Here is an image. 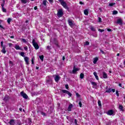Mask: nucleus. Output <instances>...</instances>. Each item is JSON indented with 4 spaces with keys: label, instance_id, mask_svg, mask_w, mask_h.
Wrapping results in <instances>:
<instances>
[{
    "label": "nucleus",
    "instance_id": "obj_1",
    "mask_svg": "<svg viewBox=\"0 0 125 125\" xmlns=\"http://www.w3.org/2000/svg\"><path fill=\"white\" fill-rule=\"evenodd\" d=\"M53 81H52V76H47L46 78V84L47 85H50L52 84Z\"/></svg>",
    "mask_w": 125,
    "mask_h": 125
},
{
    "label": "nucleus",
    "instance_id": "obj_2",
    "mask_svg": "<svg viewBox=\"0 0 125 125\" xmlns=\"http://www.w3.org/2000/svg\"><path fill=\"white\" fill-rule=\"evenodd\" d=\"M61 4L64 8L65 9H69V7L67 6V3L64 1V0H59Z\"/></svg>",
    "mask_w": 125,
    "mask_h": 125
},
{
    "label": "nucleus",
    "instance_id": "obj_3",
    "mask_svg": "<svg viewBox=\"0 0 125 125\" xmlns=\"http://www.w3.org/2000/svg\"><path fill=\"white\" fill-rule=\"evenodd\" d=\"M32 44L33 46L35 47V49H39L40 48V46L37 42H36V40L33 39L32 41Z\"/></svg>",
    "mask_w": 125,
    "mask_h": 125
},
{
    "label": "nucleus",
    "instance_id": "obj_4",
    "mask_svg": "<svg viewBox=\"0 0 125 125\" xmlns=\"http://www.w3.org/2000/svg\"><path fill=\"white\" fill-rule=\"evenodd\" d=\"M106 114L108 116H115L116 113H115V111L113 109H110L106 112Z\"/></svg>",
    "mask_w": 125,
    "mask_h": 125
},
{
    "label": "nucleus",
    "instance_id": "obj_5",
    "mask_svg": "<svg viewBox=\"0 0 125 125\" xmlns=\"http://www.w3.org/2000/svg\"><path fill=\"white\" fill-rule=\"evenodd\" d=\"M21 96H22L24 99H28L29 97L27 95V94L25 93L24 91H21L20 93Z\"/></svg>",
    "mask_w": 125,
    "mask_h": 125
},
{
    "label": "nucleus",
    "instance_id": "obj_6",
    "mask_svg": "<svg viewBox=\"0 0 125 125\" xmlns=\"http://www.w3.org/2000/svg\"><path fill=\"white\" fill-rule=\"evenodd\" d=\"M52 42L54 44H55L57 47H58L59 48L60 47V46H59V44H58V41L56 39V38H54Z\"/></svg>",
    "mask_w": 125,
    "mask_h": 125
},
{
    "label": "nucleus",
    "instance_id": "obj_7",
    "mask_svg": "<svg viewBox=\"0 0 125 125\" xmlns=\"http://www.w3.org/2000/svg\"><path fill=\"white\" fill-rule=\"evenodd\" d=\"M63 14H64L63 10H62V9L59 10L57 13V16L59 18L62 17V16H63Z\"/></svg>",
    "mask_w": 125,
    "mask_h": 125
},
{
    "label": "nucleus",
    "instance_id": "obj_8",
    "mask_svg": "<svg viewBox=\"0 0 125 125\" xmlns=\"http://www.w3.org/2000/svg\"><path fill=\"white\" fill-rule=\"evenodd\" d=\"M62 93H66V94H68V95H69V96L70 97H72V94L71 93H70V92H69V91L67 90H62Z\"/></svg>",
    "mask_w": 125,
    "mask_h": 125
},
{
    "label": "nucleus",
    "instance_id": "obj_9",
    "mask_svg": "<svg viewBox=\"0 0 125 125\" xmlns=\"http://www.w3.org/2000/svg\"><path fill=\"white\" fill-rule=\"evenodd\" d=\"M68 23L70 27H74V21L71 19L68 20Z\"/></svg>",
    "mask_w": 125,
    "mask_h": 125
},
{
    "label": "nucleus",
    "instance_id": "obj_10",
    "mask_svg": "<svg viewBox=\"0 0 125 125\" xmlns=\"http://www.w3.org/2000/svg\"><path fill=\"white\" fill-rule=\"evenodd\" d=\"M24 61L25 63L27 64V65H29V60H30V59L28 57H24Z\"/></svg>",
    "mask_w": 125,
    "mask_h": 125
},
{
    "label": "nucleus",
    "instance_id": "obj_11",
    "mask_svg": "<svg viewBox=\"0 0 125 125\" xmlns=\"http://www.w3.org/2000/svg\"><path fill=\"white\" fill-rule=\"evenodd\" d=\"M60 79H61V77L60 76H59V75H55V81L56 83H58Z\"/></svg>",
    "mask_w": 125,
    "mask_h": 125
},
{
    "label": "nucleus",
    "instance_id": "obj_12",
    "mask_svg": "<svg viewBox=\"0 0 125 125\" xmlns=\"http://www.w3.org/2000/svg\"><path fill=\"white\" fill-rule=\"evenodd\" d=\"M78 71H79V68H76V66L74 65L72 70V73L76 74Z\"/></svg>",
    "mask_w": 125,
    "mask_h": 125
},
{
    "label": "nucleus",
    "instance_id": "obj_13",
    "mask_svg": "<svg viewBox=\"0 0 125 125\" xmlns=\"http://www.w3.org/2000/svg\"><path fill=\"white\" fill-rule=\"evenodd\" d=\"M117 23L119 24V25H122L123 24V20L121 19H118L117 21Z\"/></svg>",
    "mask_w": 125,
    "mask_h": 125
},
{
    "label": "nucleus",
    "instance_id": "obj_14",
    "mask_svg": "<svg viewBox=\"0 0 125 125\" xmlns=\"http://www.w3.org/2000/svg\"><path fill=\"white\" fill-rule=\"evenodd\" d=\"M3 100L5 102L8 101L9 100V96H8L7 95H6L4 97Z\"/></svg>",
    "mask_w": 125,
    "mask_h": 125
},
{
    "label": "nucleus",
    "instance_id": "obj_15",
    "mask_svg": "<svg viewBox=\"0 0 125 125\" xmlns=\"http://www.w3.org/2000/svg\"><path fill=\"white\" fill-rule=\"evenodd\" d=\"M9 124H10V125H14L15 124V120L13 119L10 120Z\"/></svg>",
    "mask_w": 125,
    "mask_h": 125
},
{
    "label": "nucleus",
    "instance_id": "obj_16",
    "mask_svg": "<svg viewBox=\"0 0 125 125\" xmlns=\"http://www.w3.org/2000/svg\"><path fill=\"white\" fill-rule=\"evenodd\" d=\"M72 108H73V105L72 104H70L68 107L67 110L69 112H71V111H72Z\"/></svg>",
    "mask_w": 125,
    "mask_h": 125
},
{
    "label": "nucleus",
    "instance_id": "obj_17",
    "mask_svg": "<svg viewBox=\"0 0 125 125\" xmlns=\"http://www.w3.org/2000/svg\"><path fill=\"white\" fill-rule=\"evenodd\" d=\"M103 77L104 79H107L108 78V76L105 72H103Z\"/></svg>",
    "mask_w": 125,
    "mask_h": 125
},
{
    "label": "nucleus",
    "instance_id": "obj_18",
    "mask_svg": "<svg viewBox=\"0 0 125 125\" xmlns=\"http://www.w3.org/2000/svg\"><path fill=\"white\" fill-rule=\"evenodd\" d=\"M15 48L17 50H22V49H21V47H20V46L18 45H15Z\"/></svg>",
    "mask_w": 125,
    "mask_h": 125
},
{
    "label": "nucleus",
    "instance_id": "obj_19",
    "mask_svg": "<svg viewBox=\"0 0 125 125\" xmlns=\"http://www.w3.org/2000/svg\"><path fill=\"white\" fill-rule=\"evenodd\" d=\"M93 75L94 76H95L96 80H97V81H99V78H98V76L97 75V73H96V72H94L93 73Z\"/></svg>",
    "mask_w": 125,
    "mask_h": 125
},
{
    "label": "nucleus",
    "instance_id": "obj_20",
    "mask_svg": "<svg viewBox=\"0 0 125 125\" xmlns=\"http://www.w3.org/2000/svg\"><path fill=\"white\" fill-rule=\"evenodd\" d=\"M119 108L120 111L124 112V106H123V105H122V104L119 105Z\"/></svg>",
    "mask_w": 125,
    "mask_h": 125
},
{
    "label": "nucleus",
    "instance_id": "obj_21",
    "mask_svg": "<svg viewBox=\"0 0 125 125\" xmlns=\"http://www.w3.org/2000/svg\"><path fill=\"white\" fill-rule=\"evenodd\" d=\"M1 52L3 53V54H5L6 53V51L5 50V47H2Z\"/></svg>",
    "mask_w": 125,
    "mask_h": 125
},
{
    "label": "nucleus",
    "instance_id": "obj_22",
    "mask_svg": "<svg viewBox=\"0 0 125 125\" xmlns=\"http://www.w3.org/2000/svg\"><path fill=\"white\" fill-rule=\"evenodd\" d=\"M98 61V58L96 57L95 58H94V61H93V63L94 64H96V63Z\"/></svg>",
    "mask_w": 125,
    "mask_h": 125
},
{
    "label": "nucleus",
    "instance_id": "obj_23",
    "mask_svg": "<svg viewBox=\"0 0 125 125\" xmlns=\"http://www.w3.org/2000/svg\"><path fill=\"white\" fill-rule=\"evenodd\" d=\"M84 14L85 15H88V10L85 9L84 10Z\"/></svg>",
    "mask_w": 125,
    "mask_h": 125
},
{
    "label": "nucleus",
    "instance_id": "obj_24",
    "mask_svg": "<svg viewBox=\"0 0 125 125\" xmlns=\"http://www.w3.org/2000/svg\"><path fill=\"white\" fill-rule=\"evenodd\" d=\"M83 78H84V74H83V73H81L80 78L83 79Z\"/></svg>",
    "mask_w": 125,
    "mask_h": 125
},
{
    "label": "nucleus",
    "instance_id": "obj_25",
    "mask_svg": "<svg viewBox=\"0 0 125 125\" xmlns=\"http://www.w3.org/2000/svg\"><path fill=\"white\" fill-rule=\"evenodd\" d=\"M4 4H5V0H2V2L1 4V6H2V7H4Z\"/></svg>",
    "mask_w": 125,
    "mask_h": 125
},
{
    "label": "nucleus",
    "instance_id": "obj_26",
    "mask_svg": "<svg viewBox=\"0 0 125 125\" xmlns=\"http://www.w3.org/2000/svg\"><path fill=\"white\" fill-rule=\"evenodd\" d=\"M91 83L92 84V85H93V86H97V83H96L95 82H91Z\"/></svg>",
    "mask_w": 125,
    "mask_h": 125
},
{
    "label": "nucleus",
    "instance_id": "obj_27",
    "mask_svg": "<svg viewBox=\"0 0 125 125\" xmlns=\"http://www.w3.org/2000/svg\"><path fill=\"white\" fill-rule=\"evenodd\" d=\"M21 42H23L27 43V41H26V39L24 38L21 39Z\"/></svg>",
    "mask_w": 125,
    "mask_h": 125
},
{
    "label": "nucleus",
    "instance_id": "obj_28",
    "mask_svg": "<svg viewBox=\"0 0 125 125\" xmlns=\"http://www.w3.org/2000/svg\"><path fill=\"white\" fill-rule=\"evenodd\" d=\"M43 55H42V56H40L39 58L40 59V60H41V61H43Z\"/></svg>",
    "mask_w": 125,
    "mask_h": 125
},
{
    "label": "nucleus",
    "instance_id": "obj_29",
    "mask_svg": "<svg viewBox=\"0 0 125 125\" xmlns=\"http://www.w3.org/2000/svg\"><path fill=\"white\" fill-rule=\"evenodd\" d=\"M90 30L93 31V32H95L96 31V30H95V28L94 27H93V26H91L90 27Z\"/></svg>",
    "mask_w": 125,
    "mask_h": 125
},
{
    "label": "nucleus",
    "instance_id": "obj_30",
    "mask_svg": "<svg viewBox=\"0 0 125 125\" xmlns=\"http://www.w3.org/2000/svg\"><path fill=\"white\" fill-rule=\"evenodd\" d=\"M20 55H21V56H22V57H24V58L25 57V53H24V52H22L21 53Z\"/></svg>",
    "mask_w": 125,
    "mask_h": 125
},
{
    "label": "nucleus",
    "instance_id": "obj_31",
    "mask_svg": "<svg viewBox=\"0 0 125 125\" xmlns=\"http://www.w3.org/2000/svg\"><path fill=\"white\" fill-rule=\"evenodd\" d=\"M28 123V125H31V124H32V119H29Z\"/></svg>",
    "mask_w": 125,
    "mask_h": 125
},
{
    "label": "nucleus",
    "instance_id": "obj_32",
    "mask_svg": "<svg viewBox=\"0 0 125 125\" xmlns=\"http://www.w3.org/2000/svg\"><path fill=\"white\" fill-rule=\"evenodd\" d=\"M2 11L6 13V9L4 8V7H2Z\"/></svg>",
    "mask_w": 125,
    "mask_h": 125
},
{
    "label": "nucleus",
    "instance_id": "obj_33",
    "mask_svg": "<svg viewBox=\"0 0 125 125\" xmlns=\"http://www.w3.org/2000/svg\"><path fill=\"white\" fill-rule=\"evenodd\" d=\"M111 91H112L111 89L109 88L108 89H107V90L105 91V92H107L108 93H110V92H111Z\"/></svg>",
    "mask_w": 125,
    "mask_h": 125
},
{
    "label": "nucleus",
    "instance_id": "obj_34",
    "mask_svg": "<svg viewBox=\"0 0 125 125\" xmlns=\"http://www.w3.org/2000/svg\"><path fill=\"white\" fill-rule=\"evenodd\" d=\"M7 22L8 24H10V22H11V19L8 18L7 19Z\"/></svg>",
    "mask_w": 125,
    "mask_h": 125
},
{
    "label": "nucleus",
    "instance_id": "obj_35",
    "mask_svg": "<svg viewBox=\"0 0 125 125\" xmlns=\"http://www.w3.org/2000/svg\"><path fill=\"white\" fill-rule=\"evenodd\" d=\"M9 63L11 66H14V64H13V62L11 61H9Z\"/></svg>",
    "mask_w": 125,
    "mask_h": 125
},
{
    "label": "nucleus",
    "instance_id": "obj_36",
    "mask_svg": "<svg viewBox=\"0 0 125 125\" xmlns=\"http://www.w3.org/2000/svg\"><path fill=\"white\" fill-rule=\"evenodd\" d=\"M116 3H110L109 4V6H114V5H115Z\"/></svg>",
    "mask_w": 125,
    "mask_h": 125
},
{
    "label": "nucleus",
    "instance_id": "obj_37",
    "mask_svg": "<svg viewBox=\"0 0 125 125\" xmlns=\"http://www.w3.org/2000/svg\"><path fill=\"white\" fill-rule=\"evenodd\" d=\"M21 3H27V0H21Z\"/></svg>",
    "mask_w": 125,
    "mask_h": 125
},
{
    "label": "nucleus",
    "instance_id": "obj_38",
    "mask_svg": "<svg viewBox=\"0 0 125 125\" xmlns=\"http://www.w3.org/2000/svg\"><path fill=\"white\" fill-rule=\"evenodd\" d=\"M116 14H118V11L115 10L113 12V15H116Z\"/></svg>",
    "mask_w": 125,
    "mask_h": 125
},
{
    "label": "nucleus",
    "instance_id": "obj_39",
    "mask_svg": "<svg viewBox=\"0 0 125 125\" xmlns=\"http://www.w3.org/2000/svg\"><path fill=\"white\" fill-rule=\"evenodd\" d=\"M98 105H99V107H101L102 106V105L101 104V101L99 100L98 102Z\"/></svg>",
    "mask_w": 125,
    "mask_h": 125
},
{
    "label": "nucleus",
    "instance_id": "obj_40",
    "mask_svg": "<svg viewBox=\"0 0 125 125\" xmlns=\"http://www.w3.org/2000/svg\"><path fill=\"white\" fill-rule=\"evenodd\" d=\"M1 47H5V46L3 45V41H1L0 42Z\"/></svg>",
    "mask_w": 125,
    "mask_h": 125
},
{
    "label": "nucleus",
    "instance_id": "obj_41",
    "mask_svg": "<svg viewBox=\"0 0 125 125\" xmlns=\"http://www.w3.org/2000/svg\"><path fill=\"white\" fill-rule=\"evenodd\" d=\"M98 22H99V23H101V22H102V19H101V18L99 17L98 19Z\"/></svg>",
    "mask_w": 125,
    "mask_h": 125
},
{
    "label": "nucleus",
    "instance_id": "obj_42",
    "mask_svg": "<svg viewBox=\"0 0 125 125\" xmlns=\"http://www.w3.org/2000/svg\"><path fill=\"white\" fill-rule=\"evenodd\" d=\"M42 4L45 6L46 5V1L45 0H43Z\"/></svg>",
    "mask_w": 125,
    "mask_h": 125
},
{
    "label": "nucleus",
    "instance_id": "obj_43",
    "mask_svg": "<svg viewBox=\"0 0 125 125\" xmlns=\"http://www.w3.org/2000/svg\"><path fill=\"white\" fill-rule=\"evenodd\" d=\"M34 61H35V57H33L31 60L32 64H34Z\"/></svg>",
    "mask_w": 125,
    "mask_h": 125
},
{
    "label": "nucleus",
    "instance_id": "obj_44",
    "mask_svg": "<svg viewBox=\"0 0 125 125\" xmlns=\"http://www.w3.org/2000/svg\"><path fill=\"white\" fill-rule=\"evenodd\" d=\"M89 44V42L88 41L84 43V45H88Z\"/></svg>",
    "mask_w": 125,
    "mask_h": 125
},
{
    "label": "nucleus",
    "instance_id": "obj_45",
    "mask_svg": "<svg viewBox=\"0 0 125 125\" xmlns=\"http://www.w3.org/2000/svg\"><path fill=\"white\" fill-rule=\"evenodd\" d=\"M74 124L76 125H78V122H77V119H74Z\"/></svg>",
    "mask_w": 125,
    "mask_h": 125
},
{
    "label": "nucleus",
    "instance_id": "obj_46",
    "mask_svg": "<svg viewBox=\"0 0 125 125\" xmlns=\"http://www.w3.org/2000/svg\"><path fill=\"white\" fill-rule=\"evenodd\" d=\"M98 31L99 32H100L101 33H102L103 32H104V29H99Z\"/></svg>",
    "mask_w": 125,
    "mask_h": 125
},
{
    "label": "nucleus",
    "instance_id": "obj_47",
    "mask_svg": "<svg viewBox=\"0 0 125 125\" xmlns=\"http://www.w3.org/2000/svg\"><path fill=\"white\" fill-rule=\"evenodd\" d=\"M46 49H48V50H50L51 49V48L50 46H47Z\"/></svg>",
    "mask_w": 125,
    "mask_h": 125
},
{
    "label": "nucleus",
    "instance_id": "obj_48",
    "mask_svg": "<svg viewBox=\"0 0 125 125\" xmlns=\"http://www.w3.org/2000/svg\"><path fill=\"white\" fill-rule=\"evenodd\" d=\"M65 87L66 89H69V85L66 84Z\"/></svg>",
    "mask_w": 125,
    "mask_h": 125
},
{
    "label": "nucleus",
    "instance_id": "obj_49",
    "mask_svg": "<svg viewBox=\"0 0 125 125\" xmlns=\"http://www.w3.org/2000/svg\"><path fill=\"white\" fill-rule=\"evenodd\" d=\"M100 52H101V53H102V54H105L104 51L102 49H100Z\"/></svg>",
    "mask_w": 125,
    "mask_h": 125
},
{
    "label": "nucleus",
    "instance_id": "obj_50",
    "mask_svg": "<svg viewBox=\"0 0 125 125\" xmlns=\"http://www.w3.org/2000/svg\"><path fill=\"white\" fill-rule=\"evenodd\" d=\"M79 105L80 107H82V102H81V101L79 102Z\"/></svg>",
    "mask_w": 125,
    "mask_h": 125
},
{
    "label": "nucleus",
    "instance_id": "obj_51",
    "mask_svg": "<svg viewBox=\"0 0 125 125\" xmlns=\"http://www.w3.org/2000/svg\"><path fill=\"white\" fill-rule=\"evenodd\" d=\"M9 47H11L12 46V45H13V44L11 43H9L8 44Z\"/></svg>",
    "mask_w": 125,
    "mask_h": 125
},
{
    "label": "nucleus",
    "instance_id": "obj_52",
    "mask_svg": "<svg viewBox=\"0 0 125 125\" xmlns=\"http://www.w3.org/2000/svg\"><path fill=\"white\" fill-rule=\"evenodd\" d=\"M46 125H52V123L50 122H47Z\"/></svg>",
    "mask_w": 125,
    "mask_h": 125
},
{
    "label": "nucleus",
    "instance_id": "obj_53",
    "mask_svg": "<svg viewBox=\"0 0 125 125\" xmlns=\"http://www.w3.org/2000/svg\"><path fill=\"white\" fill-rule=\"evenodd\" d=\"M116 94L117 96H119V91H118V90L116 91Z\"/></svg>",
    "mask_w": 125,
    "mask_h": 125
},
{
    "label": "nucleus",
    "instance_id": "obj_54",
    "mask_svg": "<svg viewBox=\"0 0 125 125\" xmlns=\"http://www.w3.org/2000/svg\"><path fill=\"white\" fill-rule=\"evenodd\" d=\"M76 95L77 97H80L81 96V95H80V94L78 93H76Z\"/></svg>",
    "mask_w": 125,
    "mask_h": 125
},
{
    "label": "nucleus",
    "instance_id": "obj_55",
    "mask_svg": "<svg viewBox=\"0 0 125 125\" xmlns=\"http://www.w3.org/2000/svg\"><path fill=\"white\" fill-rule=\"evenodd\" d=\"M24 50H26V51L28 50V47L27 46L24 47Z\"/></svg>",
    "mask_w": 125,
    "mask_h": 125
},
{
    "label": "nucleus",
    "instance_id": "obj_56",
    "mask_svg": "<svg viewBox=\"0 0 125 125\" xmlns=\"http://www.w3.org/2000/svg\"><path fill=\"white\" fill-rule=\"evenodd\" d=\"M41 114L42 115V116H46L45 113H44V112H41Z\"/></svg>",
    "mask_w": 125,
    "mask_h": 125
},
{
    "label": "nucleus",
    "instance_id": "obj_57",
    "mask_svg": "<svg viewBox=\"0 0 125 125\" xmlns=\"http://www.w3.org/2000/svg\"><path fill=\"white\" fill-rule=\"evenodd\" d=\"M18 16H19V17H21V16H22V14L18 13Z\"/></svg>",
    "mask_w": 125,
    "mask_h": 125
},
{
    "label": "nucleus",
    "instance_id": "obj_58",
    "mask_svg": "<svg viewBox=\"0 0 125 125\" xmlns=\"http://www.w3.org/2000/svg\"><path fill=\"white\" fill-rule=\"evenodd\" d=\"M49 1L50 3H52V2H53V0H49Z\"/></svg>",
    "mask_w": 125,
    "mask_h": 125
},
{
    "label": "nucleus",
    "instance_id": "obj_59",
    "mask_svg": "<svg viewBox=\"0 0 125 125\" xmlns=\"http://www.w3.org/2000/svg\"><path fill=\"white\" fill-rule=\"evenodd\" d=\"M107 31H108V32H111L112 31V29H111L110 28H108Z\"/></svg>",
    "mask_w": 125,
    "mask_h": 125
},
{
    "label": "nucleus",
    "instance_id": "obj_60",
    "mask_svg": "<svg viewBox=\"0 0 125 125\" xmlns=\"http://www.w3.org/2000/svg\"><path fill=\"white\" fill-rule=\"evenodd\" d=\"M79 3H80V4H84V3H83L82 1H80Z\"/></svg>",
    "mask_w": 125,
    "mask_h": 125
},
{
    "label": "nucleus",
    "instance_id": "obj_61",
    "mask_svg": "<svg viewBox=\"0 0 125 125\" xmlns=\"http://www.w3.org/2000/svg\"><path fill=\"white\" fill-rule=\"evenodd\" d=\"M111 91H112V92H115V89H111Z\"/></svg>",
    "mask_w": 125,
    "mask_h": 125
},
{
    "label": "nucleus",
    "instance_id": "obj_62",
    "mask_svg": "<svg viewBox=\"0 0 125 125\" xmlns=\"http://www.w3.org/2000/svg\"><path fill=\"white\" fill-rule=\"evenodd\" d=\"M10 39H14V36H10Z\"/></svg>",
    "mask_w": 125,
    "mask_h": 125
},
{
    "label": "nucleus",
    "instance_id": "obj_63",
    "mask_svg": "<svg viewBox=\"0 0 125 125\" xmlns=\"http://www.w3.org/2000/svg\"><path fill=\"white\" fill-rule=\"evenodd\" d=\"M37 9H38V7L37 6L34 7V10H37Z\"/></svg>",
    "mask_w": 125,
    "mask_h": 125
},
{
    "label": "nucleus",
    "instance_id": "obj_64",
    "mask_svg": "<svg viewBox=\"0 0 125 125\" xmlns=\"http://www.w3.org/2000/svg\"><path fill=\"white\" fill-rule=\"evenodd\" d=\"M110 124H111V123H110V122H108L107 123H106V125H110Z\"/></svg>",
    "mask_w": 125,
    "mask_h": 125
}]
</instances>
